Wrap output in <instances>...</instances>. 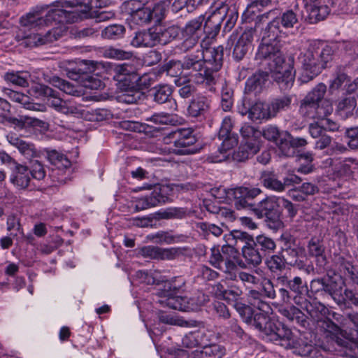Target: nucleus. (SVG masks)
<instances>
[{
  "label": "nucleus",
  "mask_w": 358,
  "mask_h": 358,
  "mask_svg": "<svg viewBox=\"0 0 358 358\" xmlns=\"http://www.w3.org/2000/svg\"><path fill=\"white\" fill-rule=\"evenodd\" d=\"M150 92L154 101L162 104L169 101L173 89L169 85L159 84L152 88Z\"/></svg>",
  "instance_id": "nucleus-46"
},
{
  "label": "nucleus",
  "mask_w": 358,
  "mask_h": 358,
  "mask_svg": "<svg viewBox=\"0 0 358 358\" xmlns=\"http://www.w3.org/2000/svg\"><path fill=\"white\" fill-rule=\"evenodd\" d=\"M228 11V5L224 1H219L215 5V8L210 15L206 20L203 25V34L208 38L215 37L220 31L221 23L227 17Z\"/></svg>",
  "instance_id": "nucleus-17"
},
{
  "label": "nucleus",
  "mask_w": 358,
  "mask_h": 358,
  "mask_svg": "<svg viewBox=\"0 0 358 358\" xmlns=\"http://www.w3.org/2000/svg\"><path fill=\"white\" fill-rule=\"evenodd\" d=\"M248 297L250 304L258 310H254L255 312L267 313L268 310L270 308L269 305L262 299V295L259 292L254 289L250 290Z\"/></svg>",
  "instance_id": "nucleus-58"
},
{
  "label": "nucleus",
  "mask_w": 358,
  "mask_h": 358,
  "mask_svg": "<svg viewBox=\"0 0 358 358\" xmlns=\"http://www.w3.org/2000/svg\"><path fill=\"white\" fill-rule=\"evenodd\" d=\"M265 80L264 73L254 74L245 83V92L248 93H259L264 85Z\"/></svg>",
  "instance_id": "nucleus-54"
},
{
  "label": "nucleus",
  "mask_w": 358,
  "mask_h": 358,
  "mask_svg": "<svg viewBox=\"0 0 358 358\" xmlns=\"http://www.w3.org/2000/svg\"><path fill=\"white\" fill-rule=\"evenodd\" d=\"M48 157L50 162L58 168H68L71 166L70 160L64 155L56 150L48 152Z\"/></svg>",
  "instance_id": "nucleus-62"
},
{
  "label": "nucleus",
  "mask_w": 358,
  "mask_h": 358,
  "mask_svg": "<svg viewBox=\"0 0 358 358\" xmlns=\"http://www.w3.org/2000/svg\"><path fill=\"white\" fill-rule=\"evenodd\" d=\"M262 296L270 299L276 300L281 304H289L291 302L292 296L285 287H278L277 282L270 279H264L262 283Z\"/></svg>",
  "instance_id": "nucleus-21"
},
{
  "label": "nucleus",
  "mask_w": 358,
  "mask_h": 358,
  "mask_svg": "<svg viewBox=\"0 0 358 358\" xmlns=\"http://www.w3.org/2000/svg\"><path fill=\"white\" fill-rule=\"evenodd\" d=\"M232 127L231 119L229 117H224L218 133L219 138L222 139L221 147L219 148V152L222 154L225 153L238 144V136L231 133Z\"/></svg>",
  "instance_id": "nucleus-23"
},
{
  "label": "nucleus",
  "mask_w": 358,
  "mask_h": 358,
  "mask_svg": "<svg viewBox=\"0 0 358 358\" xmlns=\"http://www.w3.org/2000/svg\"><path fill=\"white\" fill-rule=\"evenodd\" d=\"M301 308L307 312L310 317L316 322V324L320 320L324 319L329 313V310L326 306L316 301H308L306 299L302 301L301 303H299Z\"/></svg>",
  "instance_id": "nucleus-27"
},
{
  "label": "nucleus",
  "mask_w": 358,
  "mask_h": 358,
  "mask_svg": "<svg viewBox=\"0 0 358 358\" xmlns=\"http://www.w3.org/2000/svg\"><path fill=\"white\" fill-rule=\"evenodd\" d=\"M333 319L336 321L341 327L345 328H352L358 334V313H350L346 315V316L341 315L340 314L333 313Z\"/></svg>",
  "instance_id": "nucleus-50"
},
{
  "label": "nucleus",
  "mask_w": 358,
  "mask_h": 358,
  "mask_svg": "<svg viewBox=\"0 0 358 358\" xmlns=\"http://www.w3.org/2000/svg\"><path fill=\"white\" fill-rule=\"evenodd\" d=\"M291 139L292 135L288 131H282L280 138L275 143L280 152L283 156H294V150L292 148Z\"/></svg>",
  "instance_id": "nucleus-53"
},
{
  "label": "nucleus",
  "mask_w": 358,
  "mask_h": 358,
  "mask_svg": "<svg viewBox=\"0 0 358 358\" xmlns=\"http://www.w3.org/2000/svg\"><path fill=\"white\" fill-rule=\"evenodd\" d=\"M298 17L292 10H287L280 17H274L265 28L266 37L271 38H285L288 31L298 23Z\"/></svg>",
  "instance_id": "nucleus-10"
},
{
  "label": "nucleus",
  "mask_w": 358,
  "mask_h": 358,
  "mask_svg": "<svg viewBox=\"0 0 358 358\" xmlns=\"http://www.w3.org/2000/svg\"><path fill=\"white\" fill-rule=\"evenodd\" d=\"M147 121L152 122L158 125H175L178 122L177 116L176 115L167 113H155L150 117L147 118Z\"/></svg>",
  "instance_id": "nucleus-57"
},
{
  "label": "nucleus",
  "mask_w": 358,
  "mask_h": 358,
  "mask_svg": "<svg viewBox=\"0 0 358 358\" xmlns=\"http://www.w3.org/2000/svg\"><path fill=\"white\" fill-rule=\"evenodd\" d=\"M164 202V198L159 193L152 192L150 195L139 199L136 201L135 209L137 211L143 210L155 207Z\"/></svg>",
  "instance_id": "nucleus-45"
},
{
  "label": "nucleus",
  "mask_w": 358,
  "mask_h": 358,
  "mask_svg": "<svg viewBox=\"0 0 358 358\" xmlns=\"http://www.w3.org/2000/svg\"><path fill=\"white\" fill-rule=\"evenodd\" d=\"M224 346L219 344L204 345L201 350L194 352V358H222L225 354Z\"/></svg>",
  "instance_id": "nucleus-37"
},
{
  "label": "nucleus",
  "mask_w": 358,
  "mask_h": 358,
  "mask_svg": "<svg viewBox=\"0 0 358 358\" xmlns=\"http://www.w3.org/2000/svg\"><path fill=\"white\" fill-rule=\"evenodd\" d=\"M357 106V99L355 96H349L338 101L336 113L343 119L353 115Z\"/></svg>",
  "instance_id": "nucleus-40"
},
{
  "label": "nucleus",
  "mask_w": 358,
  "mask_h": 358,
  "mask_svg": "<svg viewBox=\"0 0 358 358\" xmlns=\"http://www.w3.org/2000/svg\"><path fill=\"white\" fill-rule=\"evenodd\" d=\"M279 196H268L258 203H255L252 211L258 218L266 217L267 225L270 229H278L281 226L279 220Z\"/></svg>",
  "instance_id": "nucleus-11"
},
{
  "label": "nucleus",
  "mask_w": 358,
  "mask_h": 358,
  "mask_svg": "<svg viewBox=\"0 0 358 358\" xmlns=\"http://www.w3.org/2000/svg\"><path fill=\"white\" fill-rule=\"evenodd\" d=\"M278 287H285L289 292L292 299L296 304L301 303L305 299L303 296L307 292L305 282L299 276L289 278L287 275H280L275 279Z\"/></svg>",
  "instance_id": "nucleus-18"
},
{
  "label": "nucleus",
  "mask_w": 358,
  "mask_h": 358,
  "mask_svg": "<svg viewBox=\"0 0 358 358\" xmlns=\"http://www.w3.org/2000/svg\"><path fill=\"white\" fill-rule=\"evenodd\" d=\"M282 253L287 265L303 271L307 274L314 271L313 265L307 264L305 249L303 247L286 243L282 248Z\"/></svg>",
  "instance_id": "nucleus-14"
},
{
  "label": "nucleus",
  "mask_w": 358,
  "mask_h": 358,
  "mask_svg": "<svg viewBox=\"0 0 358 358\" xmlns=\"http://www.w3.org/2000/svg\"><path fill=\"white\" fill-rule=\"evenodd\" d=\"M265 264L271 273L279 274L286 268L287 264L282 255H272L266 258Z\"/></svg>",
  "instance_id": "nucleus-51"
},
{
  "label": "nucleus",
  "mask_w": 358,
  "mask_h": 358,
  "mask_svg": "<svg viewBox=\"0 0 358 358\" xmlns=\"http://www.w3.org/2000/svg\"><path fill=\"white\" fill-rule=\"evenodd\" d=\"M317 327L321 331L326 334V336H329L333 339L338 338L340 336H344V331L342 329L343 327H341L340 324H337L334 323L328 317L320 320L317 324Z\"/></svg>",
  "instance_id": "nucleus-33"
},
{
  "label": "nucleus",
  "mask_w": 358,
  "mask_h": 358,
  "mask_svg": "<svg viewBox=\"0 0 358 358\" xmlns=\"http://www.w3.org/2000/svg\"><path fill=\"white\" fill-rule=\"evenodd\" d=\"M252 245L260 251L259 252L264 257L267 254L273 252L276 248L275 241L271 238L264 234L256 236L253 240Z\"/></svg>",
  "instance_id": "nucleus-44"
},
{
  "label": "nucleus",
  "mask_w": 358,
  "mask_h": 358,
  "mask_svg": "<svg viewBox=\"0 0 358 358\" xmlns=\"http://www.w3.org/2000/svg\"><path fill=\"white\" fill-rule=\"evenodd\" d=\"M235 309L245 323L258 329L268 341L286 348L299 349L298 352L302 356L310 355L311 344L301 343L289 329L272 320L267 313L255 312L250 306L244 303H236Z\"/></svg>",
  "instance_id": "nucleus-1"
},
{
  "label": "nucleus",
  "mask_w": 358,
  "mask_h": 358,
  "mask_svg": "<svg viewBox=\"0 0 358 358\" xmlns=\"http://www.w3.org/2000/svg\"><path fill=\"white\" fill-rule=\"evenodd\" d=\"M204 20V15H201L199 17L188 21L180 31L193 36V38H195L196 39L200 40L204 34L203 30V23Z\"/></svg>",
  "instance_id": "nucleus-39"
},
{
  "label": "nucleus",
  "mask_w": 358,
  "mask_h": 358,
  "mask_svg": "<svg viewBox=\"0 0 358 358\" xmlns=\"http://www.w3.org/2000/svg\"><path fill=\"white\" fill-rule=\"evenodd\" d=\"M241 252L243 258L248 264L257 266L262 263L264 256L259 252L260 251L252 245V243H249L248 245H242Z\"/></svg>",
  "instance_id": "nucleus-43"
},
{
  "label": "nucleus",
  "mask_w": 358,
  "mask_h": 358,
  "mask_svg": "<svg viewBox=\"0 0 358 358\" xmlns=\"http://www.w3.org/2000/svg\"><path fill=\"white\" fill-rule=\"evenodd\" d=\"M226 198L234 202L237 210L245 209L251 210L254 207L253 199L261 192L259 188L238 187L224 189Z\"/></svg>",
  "instance_id": "nucleus-12"
},
{
  "label": "nucleus",
  "mask_w": 358,
  "mask_h": 358,
  "mask_svg": "<svg viewBox=\"0 0 358 358\" xmlns=\"http://www.w3.org/2000/svg\"><path fill=\"white\" fill-rule=\"evenodd\" d=\"M50 82L54 87H57L66 94L75 95L76 93H78V90L76 89L73 85L57 76H53L50 79Z\"/></svg>",
  "instance_id": "nucleus-61"
},
{
  "label": "nucleus",
  "mask_w": 358,
  "mask_h": 358,
  "mask_svg": "<svg viewBox=\"0 0 358 358\" xmlns=\"http://www.w3.org/2000/svg\"><path fill=\"white\" fill-rule=\"evenodd\" d=\"M238 259V250L230 245H224L220 249L219 246H213L210 249V264L227 274L233 280H236L235 271Z\"/></svg>",
  "instance_id": "nucleus-8"
},
{
  "label": "nucleus",
  "mask_w": 358,
  "mask_h": 358,
  "mask_svg": "<svg viewBox=\"0 0 358 358\" xmlns=\"http://www.w3.org/2000/svg\"><path fill=\"white\" fill-rule=\"evenodd\" d=\"M185 280L181 277H177L173 279L171 282H165L157 290L156 296H169V293H177L184 291V286Z\"/></svg>",
  "instance_id": "nucleus-34"
},
{
  "label": "nucleus",
  "mask_w": 358,
  "mask_h": 358,
  "mask_svg": "<svg viewBox=\"0 0 358 358\" xmlns=\"http://www.w3.org/2000/svg\"><path fill=\"white\" fill-rule=\"evenodd\" d=\"M282 39L266 37L264 28L262 31V43L258 47L255 59L261 62H265V64L268 66L271 73H273V77L275 81L280 85L281 89L287 90L292 87L294 82V59L293 56H290L288 58V63H285L281 51Z\"/></svg>",
  "instance_id": "nucleus-2"
},
{
  "label": "nucleus",
  "mask_w": 358,
  "mask_h": 358,
  "mask_svg": "<svg viewBox=\"0 0 358 358\" xmlns=\"http://www.w3.org/2000/svg\"><path fill=\"white\" fill-rule=\"evenodd\" d=\"M166 143H173L176 149L174 152L178 155L192 153L193 151L187 148L193 145L196 142V138L194 135L192 128H182L170 132L164 138Z\"/></svg>",
  "instance_id": "nucleus-13"
},
{
  "label": "nucleus",
  "mask_w": 358,
  "mask_h": 358,
  "mask_svg": "<svg viewBox=\"0 0 358 358\" xmlns=\"http://www.w3.org/2000/svg\"><path fill=\"white\" fill-rule=\"evenodd\" d=\"M318 284L321 286L320 289L331 295L334 299H336L341 293V287L332 278L328 276L327 278H318L311 281V287Z\"/></svg>",
  "instance_id": "nucleus-36"
},
{
  "label": "nucleus",
  "mask_w": 358,
  "mask_h": 358,
  "mask_svg": "<svg viewBox=\"0 0 358 358\" xmlns=\"http://www.w3.org/2000/svg\"><path fill=\"white\" fill-rule=\"evenodd\" d=\"M256 35L255 28H248L244 30L237 39L233 50V57L236 61L241 60L251 49Z\"/></svg>",
  "instance_id": "nucleus-24"
},
{
  "label": "nucleus",
  "mask_w": 358,
  "mask_h": 358,
  "mask_svg": "<svg viewBox=\"0 0 358 358\" xmlns=\"http://www.w3.org/2000/svg\"><path fill=\"white\" fill-rule=\"evenodd\" d=\"M280 311L290 322H295L302 327H306L308 325L306 315L299 308L294 306L289 308L280 309Z\"/></svg>",
  "instance_id": "nucleus-41"
},
{
  "label": "nucleus",
  "mask_w": 358,
  "mask_h": 358,
  "mask_svg": "<svg viewBox=\"0 0 358 358\" xmlns=\"http://www.w3.org/2000/svg\"><path fill=\"white\" fill-rule=\"evenodd\" d=\"M206 52L210 54L208 62L192 76V79L196 85H201L210 92H215V85L219 78L218 71L222 66L223 48L220 46L207 49Z\"/></svg>",
  "instance_id": "nucleus-6"
},
{
  "label": "nucleus",
  "mask_w": 358,
  "mask_h": 358,
  "mask_svg": "<svg viewBox=\"0 0 358 358\" xmlns=\"http://www.w3.org/2000/svg\"><path fill=\"white\" fill-rule=\"evenodd\" d=\"M307 250L308 255L315 257L317 264L321 266L326 264L325 249L321 241L315 238H311L308 243Z\"/></svg>",
  "instance_id": "nucleus-38"
},
{
  "label": "nucleus",
  "mask_w": 358,
  "mask_h": 358,
  "mask_svg": "<svg viewBox=\"0 0 358 358\" xmlns=\"http://www.w3.org/2000/svg\"><path fill=\"white\" fill-rule=\"evenodd\" d=\"M210 105V101L207 96L198 95L189 102L187 113L189 116L193 117L204 116L208 112Z\"/></svg>",
  "instance_id": "nucleus-29"
},
{
  "label": "nucleus",
  "mask_w": 358,
  "mask_h": 358,
  "mask_svg": "<svg viewBox=\"0 0 358 358\" xmlns=\"http://www.w3.org/2000/svg\"><path fill=\"white\" fill-rule=\"evenodd\" d=\"M206 52L202 46L198 47L195 52L185 55L182 61H170L163 66V71L173 76L176 69L181 67L182 70L189 71V75L192 78L195 73L201 71V67L208 62Z\"/></svg>",
  "instance_id": "nucleus-9"
},
{
  "label": "nucleus",
  "mask_w": 358,
  "mask_h": 358,
  "mask_svg": "<svg viewBox=\"0 0 358 358\" xmlns=\"http://www.w3.org/2000/svg\"><path fill=\"white\" fill-rule=\"evenodd\" d=\"M125 12L131 20L138 25H143L152 20L150 7L144 6L139 0H129L124 3Z\"/></svg>",
  "instance_id": "nucleus-19"
},
{
  "label": "nucleus",
  "mask_w": 358,
  "mask_h": 358,
  "mask_svg": "<svg viewBox=\"0 0 358 358\" xmlns=\"http://www.w3.org/2000/svg\"><path fill=\"white\" fill-rule=\"evenodd\" d=\"M307 9L309 11L308 20L310 23H316L323 20L329 13V8L327 5V0H319L315 2H308L307 0Z\"/></svg>",
  "instance_id": "nucleus-28"
},
{
  "label": "nucleus",
  "mask_w": 358,
  "mask_h": 358,
  "mask_svg": "<svg viewBox=\"0 0 358 358\" xmlns=\"http://www.w3.org/2000/svg\"><path fill=\"white\" fill-rule=\"evenodd\" d=\"M83 64L85 65V62H82V63L80 64L78 66L68 70V77L70 79L76 81H78L80 79H85V83L84 84V86L87 88H90L92 90H97L101 88L103 85V83L99 79L88 76L87 70L85 68L83 69L81 67Z\"/></svg>",
  "instance_id": "nucleus-25"
},
{
  "label": "nucleus",
  "mask_w": 358,
  "mask_h": 358,
  "mask_svg": "<svg viewBox=\"0 0 358 358\" xmlns=\"http://www.w3.org/2000/svg\"><path fill=\"white\" fill-rule=\"evenodd\" d=\"M124 33V26L120 24H113L106 27L102 30L101 37L105 39L117 40L122 38Z\"/></svg>",
  "instance_id": "nucleus-55"
},
{
  "label": "nucleus",
  "mask_w": 358,
  "mask_h": 358,
  "mask_svg": "<svg viewBox=\"0 0 358 358\" xmlns=\"http://www.w3.org/2000/svg\"><path fill=\"white\" fill-rule=\"evenodd\" d=\"M99 52L105 58L115 60L129 59L133 57L132 52L126 51L113 45L100 48Z\"/></svg>",
  "instance_id": "nucleus-42"
},
{
  "label": "nucleus",
  "mask_w": 358,
  "mask_h": 358,
  "mask_svg": "<svg viewBox=\"0 0 358 358\" xmlns=\"http://www.w3.org/2000/svg\"><path fill=\"white\" fill-rule=\"evenodd\" d=\"M27 78L28 75L27 73L20 72H8L4 76V78L8 83L23 87L28 86Z\"/></svg>",
  "instance_id": "nucleus-60"
},
{
  "label": "nucleus",
  "mask_w": 358,
  "mask_h": 358,
  "mask_svg": "<svg viewBox=\"0 0 358 358\" xmlns=\"http://www.w3.org/2000/svg\"><path fill=\"white\" fill-rule=\"evenodd\" d=\"M176 293H169V296H157L158 299L156 303L161 304L162 306L168 307L172 309L181 311H189L194 309V306H200L205 301V296L199 294L197 299L189 298L186 296H179L176 295Z\"/></svg>",
  "instance_id": "nucleus-16"
},
{
  "label": "nucleus",
  "mask_w": 358,
  "mask_h": 358,
  "mask_svg": "<svg viewBox=\"0 0 358 358\" xmlns=\"http://www.w3.org/2000/svg\"><path fill=\"white\" fill-rule=\"evenodd\" d=\"M292 98L289 95H283L273 99L268 108L271 118L274 117L278 113L288 110L290 108Z\"/></svg>",
  "instance_id": "nucleus-35"
},
{
  "label": "nucleus",
  "mask_w": 358,
  "mask_h": 358,
  "mask_svg": "<svg viewBox=\"0 0 358 358\" xmlns=\"http://www.w3.org/2000/svg\"><path fill=\"white\" fill-rule=\"evenodd\" d=\"M327 87L323 83L318 84L301 101L300 113L311 119L324 120L333 111L329 100L324 99Z\"/></svg>",
  "instance_id": "nucleus-5"
},
{
  "label": "nucleus",
  "mask_w": 358,
  "mask_h": 358,
  "mask_svg": "<svg viewBox=\"0 0 358 358\" xmlns=\"http://www.w3.org/2000/svg\"><path fill=\"white\" fill-rule=\"evenodd\" d=\"M8 142L13 147L16 148L20 153L27 160H32L40 155V152L36 149L35 145L29 141H25L22 137L16 134L10 133L6 136Z\"/></svg>",
  "instance_id": "nucleus-22"
},
{
  "label": "nucleus",
  "mask_w": 358,
  "mask_h": 358,
  "mask_svg": "<svg viewBox=\"0 0 358 358\" xmlns=\"http://www.w3.org/2000/svg\"><path fill=\"white\" fill-rule=\"evenodd\" d=\"M240 132L243 138L241 143L260 141L259 138L262 131L256 129L254 127L245 124L240 129Z\"/></svg>",
  "instance_id": "nucleus-59"
},
{
  "label": "nucleus",
  "mask_w": 358,
  "mask_h": 358,
  "mask_svg": "<svg viewBox=\"0 0 358 358\" xmlns=\"http://www.w3.org/2000/svg\"><path fill=\"white\" fill-rule=\"evenodd\" d=\"M65 31L66 28L64 26L53 27L44 35L35 33L24 35L20 31L16 36V38L18 41H21L20 44L22 45L33 48L57 41L64 35Z\"/></svg>",
  "instance_id": "nucleus-15"
},
{
  "label": "nucleus",
  "mask_w": 358,
  "mask_h": 358,
  "mask_svg": "<svg viewBox=\"0 0 358 358\" xmlns=\"http://www.w3.org/2000/svg\"><path fill=\"white\" fill-rule=\"evenodd\" d=\"M334 53L331 46L316 41L310 43L302 50L298 57L303 70L302 82H308L327 68L333 59Z\"/></svg>",
  "instance_id": "nucleus-4"
},
{
  "label": "nucleus",
  "mask_w": 358,
  "mask_h": 358,
  "mask_svg": "<svg viewBox=\"0 0 358 358\" xmlns=\"http://www.w3.org/2000/svg\"><path fill=\"white\" fill-rule=\"evenodd\" d=\"M262 182L266 188L272 191L282 192L285 191L283 182L272 172H264L262 175Z\"/></svg>",
  "instance_id": "nucleus-49"
},
{
  "label": "nucleus",
  "mask_w": 358,
  "mask_h": 358,
  "mask_svg": "<svg viewBox=\"0 0 358 358\" xmlns=\"http://www.w3.org/2000/svg\"><path fill=\"white\" fill-rule=\"evenodd\" d=\"M174 83L178 87V93L182 99H189L196 92V87L185 78H176Z\"/></svg>",
  "instance_id": "nucleus-52"
},
{
  "label": "nucleus",
  "mask_w": 358,
  "mask_h": 358,
  "mask_svg": "<svg viewBox=\"0 0 358 358\" xmlns=\"http://www.w3.org/2000/svg\"><path fill=\"white\" fill-rule=\"evenodd\" d=\"M54 4L55 8L50 9L45 16H42V12L48 8V5L37 7L34 10L31 11L22 16L20 20V24L29 29L41 28L49 24L55 22L58 24L73 23L79 18L80 15L76 11H69L67 8H73L76 5L93 6L94 0H76L75 1H65L62 3L59 2Z\"/></svg>",
  "instance_id": "nucleus-3"
},
{
  "label": "nucleus",
  "mask_w": 358,
  "mask_h": 358,
  "mask_svg": "<svg viewBox=\"0 0 358 358\" xmlns=\"http://www.w3.org/2000/svg\"><path fill=\"white\" fill-rule=\"evenodd\" d=\"M114 79L129 89L120 96L121 101L126 103H136L140 101L143 94L136 90L139 78L134 67L127 64H118L114 68Z\"/></svg>",
  "instance_id": "nucleus-7"
},
{
  "label": "nucleus",
  "mask_w": 358,
  "mask_h": 358,
  "mask_svg": "<svg viewBox=\"0 0 358 358\" xmlns=\"http://www.w3.org/2000/svg\"><path fill=\"white\" fill-rule=\"evenodd\" d=\"M36 90L48 98L47 103L48 106L53 108L55 110L58 107L59 104H63L66 101L62 100L58 96V92L51 87L45 85H40L36 87Z\"/></svg>",
  "instance_id": "nucleus-47"
},
{
  "label": "nucleus",
  "mask_w": 358,
  "mask_h": 358,
  "mask_svg": "<svg viewBox=\"0 0 358 358\" xmlns=\"http://www.w3.org/2000/svg\"><path fill=\"white\" fill-rule=\"evenodd\" d=\"M155 29L150 28L135 33L130 44L135 48L153 47L157 44Z\"/></svg>",
  "instance_id": "nucleus-30"
},
{
  "label": "nucleus",
  "mask_w": 358,
  "mask_h": 358,
  "mask_svg": "<svg viewBox=\"0 0 358 358\" xmlns=\"http://www.w3.org/2000/svg\"><path fill=\"white\" fill-rule=\"evenodd\" d=\"M185 215V210L182 208H170L164 211L157 212L154 215H150L145 217H136L131 219V223L134 226L138 227H148L153 225L155 219H174L182 218Z\"/></svg>",
  "instance_id": "nucleus-20"
},
{
  "label": "nucleus",
  "mask_w": 358,
  "mask_h": 358,
  "mask_svg": "<svg viewBox=\"0 0 358 358\" xmlns=\"http://www.w3.org/2000/svg\"><path fill=\"white\" fill-rule=\"evenodd\" d=\"M157 44L166 45L176 39L180 34V28L174 24L161 25L155 29Z\"/></svg>",
  "instance_id": "nucleus-31"
},
{
  "label": "nucleus",
  "mask_w": 358,
  "mask_h": 358,
  "mask_svg": "<svg viewBox=\"0 0 358 358\" xmlns=\"http://www.w3.org/2000/svg\"><path fill=\"white\" fill-rule=\"evenodd\" d=\"M260 141L241 143L236 154L238 161H244L255 155L259 150Z\"/></svg>",
  "instance_id": "nucleus-48"
},
{
  "label": "nucleus",
  "mask_w": 358,
  "mask_h": 358,
  "mask_svg": "<svg viewBox=\"0 0 358 358\" xmlns=\"http://www.w3.org/2000/svg\"><path fill=\"white\" fill-rule=\"evenodd\" d=\"M148 238L157 244H172L176 242V237L171 234L168 231H158L155 234L150 235L148 236Z\"/></svg>",
  "instance_id": "nucleus-63"
},
{
  "label": "nucleus",
  "mask_w": 358,
  "mask_h": 358,
  "mask_svg": "<svg viewBox=\"0 0 358 358\" xmlns=\"http://www.w3.org/2000/svg\"><path fill=\"white\" fill-rule=\"evenodd\" d=\"M69 11H76L78 12L80 15L79 18L76 21L77 22L78 20H81L83 18L90 17L94 18L96 22H101L109 20L114 17L115 13L112 11H97L94 10L91 12L89 15L85 12H80L78 10H69Z\"/></svg>",
  "instance_id": "nucleus-56"
},
{
  "label": "nucleus",
  "mask_w": 358,
  "mask_h": 358,
  "mask_svg": "<svg viewBox=\"0 0 358 358\" xmlns=\"http://www.w3.org/2000/svg\"><path fill=\"white\" fill-rule=\"evenodd\" d=\"M248 106L247 110L245 112H242V114H248V117L253 120H268L271 118L268 105H265L262 102H256L250 106V103L245 100L243 102V106Z\"/></svg>",
  "instance_id": "nucleus-32"
},
{
  "label": "nucleus",
  "mask_w": 358,
  "mask_h": 358,
  "mask_svg": "<svg viewBox=\"0 0 358 358\" xmlns=\"http://www.w3.org/2000/svg\"><path fill=\"white\" fill-rule=\"evenodd\" d=\"M231 236L234 241V245L236 247L241 246V244H243V245H248L249 243H252L254 240L253 236L248 233L238 230L232 231Z\"/></svg>",
  "instance_id": "nucleus-64"
},
{
  "label": "nucleus",
  "mask_w": 358,
  "mask_h": 358,
  "mask_svg": "<svg viewBox=\"0 0 358 358\" xmlns=\"http://www.w3.org/2000/svg\"><path fill=\"white\" fill-rule=\"evenodd\" d=\"M11 175L10 180L18 189H24L28 187L31 178L30 172L27 166L17 164L10 167Z\"/></svg>",
  "instance_id": "nucleus-26"
}]
</instances>
